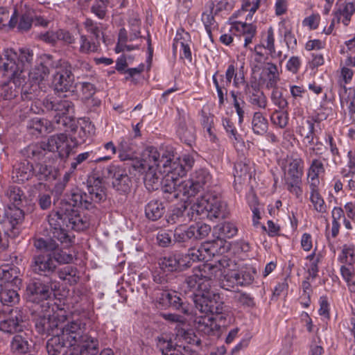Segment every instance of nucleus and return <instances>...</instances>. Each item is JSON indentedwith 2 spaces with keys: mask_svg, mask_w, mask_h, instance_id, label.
<instances>
[{
  "mask_svg": "<svg viewBox=\"0 0 355 355\" xmlns=\"http://www.w3.org/2000/svg\"><path fill=\"white\" fill-rule=\"evenodd\" d=\"M207 6L209 8V12L207 13L206 12L202 13V21L209 38L211 39V31L217 27V24L212 14L214 3L211 1L207 3Z\"/></svg>",
  "mask_w": 355,
  "mask_h": 355,
  "instance_id": "obj_53",
  "label": "nucleus"
},
{
  "mask_svg": "<svg viewBox=\"0 0 355 355\" xmlns=\"http://www.w3.org/2000/svg\"><path fill=\"white\" fill-rule=\"evenodd\" d=\"M64 347H69L64 343L59 334L54 335L46 343V350L49 355H59Z\"/></svg>",
  "mask_w": 355,
  "mask_h": 355,
  "instance_id": "obj_51",
  "label": "nucleus"
},
{
  "mask_svg": "<svg viewBox=\"0 0 355 355\" xmlns=\"http://www.w3.org/2000/svg\"><path fill=\"white\" fill-rule=\"evenodd\" d=\"M340 273L347 282L349 291L355 293V273H352L351 270L345 266H341Z\"/></svg>",
  "mask_w": 355,
  "mask_h": 355,
  "instance_id": "obj_64",
  "label": "nucleus"
},
{
  "mask_svg": "<svg viewBox=\"0 0 355 355\" xmlns=\"http://www.w3.org/2000/svg\"><path fill=\"white\" fill-rule=\"evenodd\" d=\"M177 133L180 139L188 145L195 139V128L192 124H187L184 120L180 119Z\"/></svg>",
  "mask_w": 355,
  "mask_h": 355,
  "instance_id": "obj_38",
  "label": "nucleus"
},
{
  "mask_svg": "<svg viewBox=\"0 0 355 355\" xmlns=\"http://www.w3.org/2000/svg\"><path fill=\"white\" fill-rule=\"evenodd\" d=\"M338 261L342 263L352 265L355 261V250L353 245H344Z\"/></svg>",
  "mask_w": 355,
  "mask_h": 355,
  "instance_id": "obj_62",
  "label": "nucleus"
},
{
  "mask_svg": "<svg viewBox=\"0 0 355 355\" xmlns=\"http://www.w3.org/2000/svg\"><path fill=\"white\" fill-rule=\"evenodd\" d=\"M43 105L46 110L56 113L55 122L58 125L57 128L62 130L67 127L70 121L67 115L73 112L74 104L67 98L66 95L58 98H45L43 101Z\"/></svg>",
  "mask_w": 355,
  "mask_h": 355,
  "instance_id": "obj_9",
  "label": "nucleus"
},
{
  "mask_svg": "<svg viewBox=\"0 0 355 355\" xmlns=\"http://www.w3.org/2000/svg\"><path fill=\"white\" fill-rule=\"evenodd\" d=\"M318 121L317 117H311L308 119H303L300 125L297 127V132L304 137L306 135L312 134L315 131V123Z\"/></svg>",
  "mask_w": 355,
  "mask_h": 355,
  "instance_id": "obj_63",
  "label": "nucleus"
},
{
  "mask_svg": "<svg viewBox=\"0 0 355 355\" xmlns=\"http://www.w3.org/2000/svg\"><path fill=\"white\" fill-rule=\"evenodd\" d=\"M232 263L230 259L224 257L214 264H202L195 268L193 274L186 278L185 284L189 288H212L215 281L221 277L223 269L230 267Z\"/></svg>",
  "mask_w": 355,
  "mask_h": 355,
  "instance_id": "obj_2",
  "label": "nucleus"
},
{
  "mask_svg": "<svg viewBox=\"0 0 355 355\" xmlns=\"http://www.w3.org/2000/svg\"><path fill=\"white\" fill-rule=\"evenodd\" d=\"M112 159V155H107L101 157H96L95 155L92 151H87L85 153H82L78 154L70 164V172L73 173L76 170L80 168V166L84 162L89 160V162H94L95 163H98L103 161H109Z\"/></svg>",
  "mask_w": 355,
  "mask_h": 355,
  "instance_id": "obj_28",
  "label": "nucleus"
},
{
  "mask_svg": "<svg viewBox=\"0 0 355 355\" xmlns=\"http://www.w3.org/2000/svg\"><path fill=\"white\" fill-rule=\"evenodd\" d=\"M26 296L29 301L34 303L32 309L38 312L40 309L49 308L46 302L53 295L50 282H45L40 279H31L26 286Z\"/></svg>",
  "mask_w": 355,
  "mask_h": 355,
  "instance_id": "obj_6",
  "label": "nucleus"
},
{
  "mask_svg": "<svg viewBox=\"0 0 355 355\" xmlns=\"http://www.w3.org/2000/svg\"><path fill=\"white\" fill-rule=\"evenodd\" d=\"M100 41L86 35L81 34L79 38L78 51L83 54H89L98 51Z\"/></svg>",
  "mask_w": 355,
  "mask_h": 355,
  "instance_id": "obj_37",
  "label": "nucleus"
},
{
  "mask_svg": "<svg viewBox=\"0 0 355 355\" xmlns=\"http://www.w3.org/2000/svg\"><path fill=\"white\" fill-rule=\"evenodd\" d=\"M183 35H185L187 37L189 36V33H185L184 31H182V33L178 32L173 44V51H175L180 46L182 51L180 53L181 58H185L191 62L192 60L191 49L189 45L185 43V38Z\"/></svg>",
  "mask_w": 355,
  "mask_h": 355,
  "instance_id": "obj_40",
  "label": "nucleus"
},
{
  "mask_svg": "<svg viewBox=\"0 0 355 355\" xmlns=\"http://www.w3.org/2000/svg\"><path fill=\"white\" fill-rule=\"evenodd\" d=\"M219 280L220 286L227 291L239 286L237 272L230 270L228 268L223 269V274Z\"/></svg>",
  "mask_w": 355,
  "mask_h": 355,
  "instance_id": "obj_43",
  "label": "nucleus"
},
{
  "mask_svg": "<svg viewBox=\"0 0 355 355\" xmlns=\"http://www.w3.org/2000/svg\"><path fill=\"white\" fill-rule=\"evenodd\" d=\"M164 211L165 209L163 204L157 200L150 201L145 207L146 216L153 221L159 219Z\"/></svg>",
  "mask_w": 355,
  "mask_h": 355,
  "instance_id": "obj_39",
  "label": "nucleus"
},
{
  "mask_svg": "<svg viewBox=\"0 0 355 355\" xmlns=\"http://www.w3.org/2000/svg\"><path fill=\"white\" fill-rule=\"evenodd\" d=\"M268 123L261 112H255L252 119V129L254 134L262 135L267 132Z\"/></svg>",
  "mask_w": 355,
  "mask_h": 355,
  "instance_id": "obj_46",
  "label": "nucleus"
},
{
  "mask_svg": "<svg viewBox=\"0 0 355 355\" xmlns=\"http://www.w3.org/2000/svg\"><path fill=\"white\" fill-rule=\"evenodd\" d=\"M354 12L355 5L353 3L348 2L341 4L338 10L336 12L337 22H339L341 17H343L342 22L345 26H347Z\"/></svg>",
  "mask_w": 355,
  "mask_h": 355,
  "instance_id": "obj_48",
  "label": "nucleus"
},
{
  "mask_svg": "<svg viewBox=\"0 0 355 355\" xmlns=\"http://www.w3.org/2000/svg\"><path fill=\"white\" fill-rule=\"evenodd\" d=\"M27 73L28 75V80L26 83L28 86V90L35 94V92L39 88L40 83L48 78L49 69L44 63L41 62Z\"/></svg>",
  "mask_w": 355,
  "mask_h": 355,
  "instance_id": "obj_20",
  "label": "nucleus"
},
{
  "mask_svg": "<svg viewBox=\"0 0 355 355\" xmlns=\"http://www.w3.org/2000/svg\"><path fill=\"white\" fill-rule=\"evenodd\" d=\"M49 308L40 309L38 312L32 309L33 320L35 322V329L40 334H45V322H47V315Z\"/></svg>",
  "mask_w": 355,
  "mask_h": 355,
  "instance_id": "obj_49",
  "label": "nucleus"
},
{
  "mask_svg": "<svg viewBox=\"0 0 355 355\" xmlns=\"http://www.w3.org/2000/svg\"><path fill=\"white\" fill-rule=\"evenodd\" d=\"M35 175L40 180L55 179V175L53 172L52 167L42 164H37L33 170Z\"/></svg>",
  "mask_w": 355,
  "mask_h": 355,
  "instance_id": "obj_59",
  "label": "nucleus"
},
{
  "mask_svg": "<svg viewBox=\"0 0 355 355\" xmlns=\"http://www.w3.org/2000/svg\"><path fill=\"white\" fill-rule=\"evenodd\" d=\"M193 292V300L195 307L200 313L220 315L223 313V304L218 303V296L212 288H189Z\"/></svg>",
  "mask_w": 355,
  "mask_h": 355,
  "instance_id": "obj_5",
  "label": "nucleus"
},
{
  "mask_svg": "<svg viewBox=\"0 0 355 355\" xmlns=\"http://www.w3.org/2000/svg\"><path fill=\"white\" fill-rule=\"evenodd\" d=\"M45 143L46 141H44L40 144L29 145L24 150V155L28 158L35 160L42 159L45 156L46 152H48L46 147L44 146Z\"/></svg>",
  "mask_w": 355,
  "mask_h": 355,
  "instance_id": "obj_47",
  "label": "nucleus"
},
{
  "mask_svg": "<svg viewBox=\"0 0 355 355\" xmlns=\"http://www.w3.org/2000/svg\"><path fill=\"white\" fill-rule=\"evenodd\" d=\"M53 261L59 264H67L73 261V255L62 249L60 248L59 245H57L56 249L50 254Z\"/></svg>",
  "mask_w": 355,
  "mask_h": 355,
  "instance_id": "obj_60",
  "label": "nucleus"
},
{
  "mask_svg": "<svg viewBox=\"0 0 355 355\" xmlns=\"http://www.w3.org/2000/svg\"><path fill=\"white\" fill-rule=\"evenodd\" d=\"M266 79L264 82L268 89L275 88L279 80V73L276 64L272 62H267L264 68Z\"/></svg>",
  "mask_w": 355,
  "mask_h": 355,
  "instance_id": "obj_42",
  "label": "nucleus"
},
{
  "mask_svg": "<svg viewBox=\"0 0 355 355\" xmlns=\"http://www.w3.org/2000/svg\"><path fill=\"white\" fill-rule=\"evenodd\" d=\"M178 189L180 197L182 195L187 198L194 196L200 191L197 186L194 185V182L191 178L184 182H180V183H178Z\"/></svg>",
  "mask_w": 355,
  "mask_h": 355,
  "instance_id": "obj_56",
  "label": "nucleus"
},
{
  "mask_svg": "<svg viewBox=\"0 0 355 355\" xmlns=\"http://www.w3.org/2000/svg\"><path fill=\"white\" fill-rule=\"evenodd\" d=\"M56 268L50 254L39 253L31 259V268L35 274L48 277L55 272Z\"/></svg>",
  "mask_w": 355,
  "mask_h": 355,
  "instance_id": "obj_16",
  "label": "nucleus"
},
{
  "mask_svg": "<svg viewBox=\"0 0 355 355\" xmlns=\"http://www.w3.org/2000/svg\"><path fill=\"white\" fill-rule=\"evenodd\" d=\"M173 335L164 333L157 338V346L163 355H171L173 352H179L175 349V344L173 340Z\"/></svg>",
  "mask_w": 355,
  "mask_h": 355,
  "instance_id": "obj_36",
  "label": "nucleus"
},
{
  "mask_svg": "<svg viewBox=\"0 0 355 355\" xmlns=\"http://www.w3.org/2000/svg\"><path fill=\"white\" fill-rule=\"evenodd\" d=\"M74 76L72 67L68 62H60L55 68L53 74L52 86L57 92L70 91L73 85Z\"/></svg>",
  "mask_w": 355,
  "mask_h": 355,
  "instance_id": "obj_12",
  "label": "nucleus"
},
{
  "mask_svg": "<svg viewBox=\"0 0 355 355\" xmlns=\"http://www.w3.org/2000/svg\"><path fill=\"white\" fill-rule=\"evenodd\" d=\"M165 160L166 156L164 154L160 158V154L157 148L153 146H148L143 151L141 159L133 160L132 166L139 173H144L146 169L157 168L160 163L163 164Z\"/></svg>",
  "mask_w": 355,
  "mask_h": 355,
  "instance_id": "obj_14",
  "label": "nucleus"
},
{
  "mask_svg": "<svg viewBox=\"0 0 355 355\" xmlns=\"http://www.w3.org/2000/svg\"><path fill=\"white\" fill-rule=\"evenodd\" d=\"M196 329L205 335H217L220 329V325L216 322V319L209 314L204 316H198L195 319Z\"/></svg>",
  "mask_w": 355,
  "mask_h": 355,
  "instance_id": "obj_22",
  "label": "nucleus"
},
{
  "mask_svg": "<svg viewBox=\"0 0 355 355\" xmlns=\"http://www.w3.org/2000/svg\"><path fill=\"white\" fill-rule=\"evenodd\" d=\"M71 140L66 135L59 134L50 137L46 141L44 146L48 152L57 151L61 158L67 157L71 150Z\"/></svg>",
  "mask_w": 355,
  "mask_h": 355,
  "instance_id": "obj_18",
  "label": "nucleus"
},
{
  "mask_svg": "<svg viewBox=\"0 0 355 355\" xmlns=\"http://www.w3.org/2000/svg\"><path fill=\"white\" fill-rule=\"evenodd\" d=\"M1 76L8 79V81L3 85L2 95L6 100H10L19 94L24 100H33L35 94L28 90L26 78L16 74L15 76L5 75L3 70H0Z\"/></svg>",
  "mask_w": 355,
  "mask_h": 355,
  "instance_id": "obj_8",
  "label": "nucleus"
},
{
  "mask_svg": "<svg viewBox=\"0 0 355 355\" xmlns=\"http://www.w3.org/2000/svg\"><path fill=\"white\" fill-rule=\"evenodd\" d=\"M245 92L248 95V101L250 104L261 109L267 107L268 101L266 95L259 89L257 84H246Z\"/></svg>",
  "mask_w": 355,
  "mask_h": 355,
  "instance_id": "obj_24",
  "label": "nucleus"
},
{
  "mask_svg": "<svg viewBox=\"0 0 355 355\" xmlns=\"http://www.w3.org/2000/svg\"><path fill=\"white\" fill-rule=\"evenodd\" d=\"M34 17H35V10L25 6L24 10H21L18 28L23 31H28L33 23Z\"/></svg>",
  "mask_w": 355,
  "mask_h": 355,
  "instance_id": "obj_54",
  "label": "nucleus"
},
{
  "mask_svg": "<svg viewBox=\"0 0 355 355\" xmlns=\"http://www.w3.org/2000/svg\"><path fill=\"white\" fill-rule=\"evenodd\" d=\"M10 349L15 355H33L32 345L21 335H15L10 343Z\"/></svg>",
  "mask_w": 355,
  "mask_h": 355,
  "instance_id": "obj_29",
  "label": "nucleus"
},
{
  "mask_svg": "<svg viewBox=\"0 0 355 355\" xmlns=\"http://www.w3.org/2000/svg\"><path fill=\"white\" fill-rule=\"evenodd\" d=\"M66 219V214H63L60 211H52L48 216V222L53 231L62 228Z\"/></svg>",
  "mask_w": 355,
  "mask_h": 355,
  "instance_id": "obj_61",
  "label": "nucleus"
},
{
  "mask_svg": "<svg viewBox=\"0 0 355 355\" xmlns=\"http://www.w3.org/2000/svg\"><path fill=\"white\" fill-rule=\"evenodd\" d=\"M160 268L164 272L182 270L186 268L182 254H172L161 258L159 261Z\"/></svg>",
  "mask_w": 355,
  "mask_h": 355,
  "instance_id": "obj_23",
  "label": "nucleus"
},
{
  "mask_svg": "<svg viewBox=\"0 0 355 355\" xmlns=\"http://www.w3.org/2000/svg\"><path fill=\"white\" fill-rule=\"evenodd\" d=\"M88 193L87 198L91 201V209L94 207L93 203H99L106 198L105 187L102 184V181L99 178L89 180L87 185Z\"/></svg>",
  "mask_w": 355,
  "mask_h": 355,
  "instance_id": "obj_25",
  "label": "nucleus"
},
{
  "mask_svg": "<svg viewBox=\"0 0 355 355\" xmlns=\"http://www.w3.org/2000/svg\"><path fill=\"white\" fill-rule=\"evenodd\" d=\"M3 73L15 76L16 74L26 78L27 71L33 61V52L28 49H20L19 52L12 49L3 51Z\"/></svg>",
  "mask_w": 355,
  "mask_h": 355,
  "instance_id": "obj_3",
  "label": "nucleus"
},
{
  "mask_svg": "<svg viewBox=\"0 0 355 355\" xmlns=\"http://www.w3.org/2000/svg\"><path fill=\"white\" fill-rule=\"evenodd\" d=\"M196 215L202 214L205 211L208 213V216L215 218H225L227 215V205L216 195L206 193L198 198L194 203Z\"/></svg>",
  "mask_w": 355,
  "mask_h": 355,
  "instance_id": "obj_7",
  "label": "nucleus"
},
{
  "mask_svg": "<svg viewBox=\"0 0 355 355\" xmlns=\"http://www.w3.org/2000/svg\"><path fill=\"white\" fill-rule=\"evenodd\" d=\"M34 167L29 162H21L12 172V179L18 182H24L29 180L34 174Z\"/></svg>",
  "mask_w": 355,
  "mask_h": 355,
  "instance_id": "obj_33",
  "label": "nucleus"
},
{
  "mask_svg": "<svg viewBox=\"0 0 355 355\" xmlns=\"http://www.w3.org/2000/svg\"><path fill=\"white\" fill-rule=\"evenodd\" d=\"M103 175L111 178L112 187L121 194L128 193L132 187V180L128 175L126 170L116 164H110L103 171Z\"/></svg>",
  "mask_w": 355,
  "mask_h": 355,
  "instance_id": "obj_13",
  "label": "nucleus"
},
{
  "mask_svg": "<svg viewBox=\"0 0 355 355\" xmlns=\"http://www.w3.org/2000/svg\"><path fill=\"white\" fill-rule=\"evenodd\" d=\"M341 86L342 89L338 91L341 105H347L352 123L355 125V89L343 85Z\"/></svg>",
  "mask_w": 355,
  "mask_h": 355,
  "instance_id": "obj_27",
  "label": "nucleus"
},
{
  "mask_svg": "<svg viewBox=\"0 0 355 355\" xmlns=\"http://www.w3.org/2000/svg\"><path fill=\"white\" fill-rule=\"evenodd\" d=\"M119 158L121 161L132 160L133 162L134 153L130 144L122 139L118 145Z\"/></svg>",
  "mask_w": 355,
  "mask_h": 355,
  "instance_id": "obj_57",
  "label": "nucleus"
},
{
  "mask_svg": "<svg viewBox=\"0 0 355 355\" xmlns=\"http://www.w3.org/2000/svg\"><path fill=\"white\" fill-rule=\"evenodd\" d=\"M173 159V154L169 153L168 155H166V160L163 163L164 173H166V175L171 174L173 175L174 180L180 182L179 178L186 175L187 169L180 160L174 161Z\"/></svg>",
  "mask_w": 355,
  "mask_h": 355,
  "instance_id": "obj_26",
  "label": "nucleus"
},
{
  "mask_svg": "<svg viewBox=\"0 0 355 355\" xmlns=\"http://www.w3.org/2000/svg\"><path fill=\"white\" fill-rule=\"evenodd\" d=\"M58 243L51 238H35L33 245L40 253L51 254L56 249Z\"/></svg>",
  "mask_w": 355,
  "mask_h": 355,
  "instance_id": "obj_45",
  "label": "nucleus"
},
{
  "mask_svg": "<svg viewBox=\"0 0 355 355\" xmlns=\"http://www.w3.org/2000/svg\"><path fill=\"white\" fill-rule=\"evenodd\" d=\"M33 191L38 193L37 202L40 207L48 209L51 205V191L49 187L44 183L39 182L33 186Z\"/></svg>",
  "mask_w": 355,
  "mask_h": 355,
  "instance_id": "obj_31",
  "label": "nucleus"
},
{
  "mask_svg": "<svg viewBox=\"0 0 355 355\" xmlns=\"http://www.w3.org/2000/svg\"><path fill=\"white\" fill-rule=\"evenodd\" d=\"M17 288L10 284H4L0 292V301L3 305L12 306L19 301V295Z\"/></svg>",
  "mask_w": 355,
  "mask_h": 355,
  "instance_id": "obj_35",
  "label": "nucleus"
},
{
  "mask_svg": "<svg viewBox=\"0 0 355 355\" xmlns=\"http://www.w3.org/2000/svg\"><path fill=\"white\" fill-rule=\"evenodd\" d=\"M20 274L19 270L16 266H5L2 268L1 277L4 284H10L18 288L21 284V280L19 277Z\"/></svg>",
  "mask_w": 355,
  "mask_h": 355,
  "instance_id": "obj_32",
  "label": "nucleus"
},
{
  "mask_svg": "<svg viewBox=\"0 0 355 355\" xmlns=\"http://www.w3.org/2000/svg\"><path fill=\"white\" fill-rule=\"evenodd\" d=\"M24 220V211L18 207L8 206L0 208V224L9 236H16L19 234L18 225Z\"/></svg>",
  "mask_w": 355,
  "mask_h": 355,
  "instance_id": "obj_11",
  "label": "nucleus"
},
{
  "mask_svg": "<svg viewBox=\"0 0 355 355\" xmlns=\"http://www.w3.org/2000/svg\"><path fill=\"white\" fill-rule=\"evenodd\" d=\"M196 214L194 204L189 207L185 204H182L180 207H175L172 210L171 214L168 216L167 222L171 224H182L187 223L193 220Z\"/></svg>",
  "mask_w": 355,
  "mask_h": 355,
  "instance_id": "obj_19",
  "label": "nucleus"
},
{
  "mask_svg": "<svg viewBox=\"0 0 355 355\" xmlns=\"http://www.w3.org/2000/svg\"><path fill=\"white\" fill-rule=\"evenodd\" d=\"M218 242H207L198 249H190L187 254H182L184 262L187 263L186 268L190 267L193 262L203 261L207 259V255H214L217 252Z\"/></svg>",
  "mask_w": 355,
  "mask_h": 355,
  "instance_id": "obj_17",
  "label": "nucleus"
},
{
  "mask_svg": "<svg viewBox=\"0 0 355 355\" xmlns=\"http://www.w3.org/2000/svg\"><path fill=\"white\" fill-rule=\"evenodd\" d=\"M211 178L210 173L205 168L196 171L191 177L194 185L197 186L200 190L211 182Z\"/></svg>",
  "mask_w": 355,
  "mask_h": 355,
  "instance_id": "obj_50",
  "label": "nucleus"
},
{
  "mask_svg": "<svg viewBox=\"0 0 355 355\" xmlns=\"http://www.w3.org/2000/svg\"><path fill=\"white\" fill-rule=\"evenodd\" d=\"M85 331L86 324L77 319L61 324L58 334L69 347H80V355H97L98 340Z\"/></svg>",
  "mask_w": 355,
  "mask_h": 355,
  "instance_id": "obj_1",
  "label": "nucleus"
},
{
  "mask_svg": "<svg viewBox=\"0 0 355 355\" xmlns=\"http://www.w3.org/2000/svg\"><path fill=\"white\" fill-rule=\"evenodd\" d=\"M58 277L67 282L69 284H76L80 279L79 271L77 268L72 266H67L58 271Z\"/></svg>",
  "mask_w": 355,
  "mask_h": 355,
  "instance_id": "obj_44",
  "label": "nucleus"
},
{
  "mask_svg": "<svg viewBox=\"0 0 355 355\" xmlns=\"http://www.w3.org/2000/svg\"><path fill=\"white\" fill-rule=\"evenodd\" d=\"M280 166L288 191L297 198L302 196V178L304 174V160L297 155L287 156L282 159Z\"/></svg>",
  "mask_w": 355,
  "mask_h": 355,
  "instance_id": "obj_4",
  "label": "nucleus"
},
{
  "mask_svg": "<svg viewBox=\"0 0 355 355\" xmlns=\"http://www.w3.org/2000/svg\"><path fill=\"white\" fill-rule=\"evenodd\" d=\"M211 231V227L205 223H196L189 227L178 225L174 230V242L185 243L206 237Z\"/></svg>",
  "mask_w": 355,
  "mask_h": 355,
  "instance_id": "obj_10",
  "label": "nucleus"
},
{
  "mask_svg": "<svg viewBox=\"0 0 355 355\" xmlns=\"http://www.w3.org/2000/svg\"><path fill=\"white\" fill-rule=\"evenodd\" d=\"M26 318L23 310L11 309L10 313L0 322V330L8 334H15L22 330V323Z\"/></svg>",
  "mask_w": 355,
  "mask_h": 355,
  "instance_id": "obj_15",
  "label": "nucleus"
},
{
  "mask_svg": "<svg viewBox=\"0 0 355 355\" xmlns=\"http://www.w3.org/2000/svg\"><path fill=\"white\" fill-rule=\"evenodd\" d=\"M6 196L9 201L14 205L17 207L20 205L26 196L23 190L17 186H10L6 191Z\"/></svg>",
  "mask_w": 355,
  "mask_h": 355,
  "instance_id": "obj_52",
  "label": "nucleus"
},
{
  "mask_svg": "<svg viewBox=\"0 0 355 355\" xmlns=\"http://www.w3.org/2000/svg\"><path fill=\"white\" fill-rule=\"evenodd\" d=\"M256 272L255 268L252 267L237 272L239 286H246L250 285L254 282Z\"/></svg>",
  "mask_w": 355,
  "mask_h": 355,
  "instance_id": "obj_55",
  "label": "nucleus"
},
{
  "mask_svg": "<svg viewBox=\"0 0 355 355\" xmlns=\"http://www.w3.org/2000/svg\"><path fill=\"white\" fill-rule=\"evenodd\" d=\"M157 301L163 306H171L184 314L188 313L187 306L176 291H162L158 294Z\"/></svg>",
  "mask_w": 355,
  "mask_h": 355,
  "instance_id": "obj_21",
  "label": "nucleus"
},
{
  "mask_svg": "<svg viewBox=\"0 0 355 355\" xmlns=\"http://www.w3.org/2000/svg\"><path fill=\"white\" fill-rule=\"evenodd\" d=\"M217 72L213 76L212 80L213 83L216 89L218 97V105L219 107H222L224 105V103L226 100V96L227 94V87L226 84H225V81L223 78L222 77L220 81L219 82L216 78Z\"/></svg>",
  "mask_w": 355,
  "mask_h": 355,
  "instance_id": "obj_58",
  "label": "nucleus"
},
{
  "mask_svg": "<svg viewBox=\"0 0 355 355\" xmlns=\"http://www.w3.org/2000/svg\"><path fill=\"white\" fill-rule=\"evenodd\" d=\"M141 173L144 174V184L149 191L157 190L159 188L161 184L162 175L157 173V168L146 169V171Z\"/></svg>",
  "mask_w": 355,
  "mask_h": 355,
  "instance_id": "obj_41",
  "label": "nucleus"
},
{
  "mask_svg": "<svg viewBox=\"0 0 355 355\" xmlns=\"http://www.w3.org/2000/svg\"><path fill=\"white\" fill-rule=\"evenodd\" d=\"M178 183L180 182L174 180L173 175H171V174L166 175L163 180L162 189L166 195L164 198L168 201H173L174 199L180 198Z\"/></svg>",
  "mask_w": 355,
  "mask_h": 355,
  "instance_id": "obj_30",
  "label": "nucleus"
},
{
  "mask_svg": "<svg viewBox=\"0 0 355 355\" xmlns=\"http://www.w3.org/2000/svg\"><path fill=\"white\" fill-rule=\"evenodd\" d=\"M68 203L73 207H80L86 209H91V201L88 200L87 193L78 189L71 190L68 198Z\"/></svg>",
  "mask_w": 355,
  "mask_h": 355,
  "instance_id": "obj_34",
  "label": "nucleus"
}]
</instances>
